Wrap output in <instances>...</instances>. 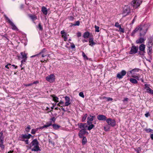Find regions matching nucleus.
Returning <instances> with one entry per match:
<instances>
[{
	"mask_svg": "<svg viewBox=\"0 0 153 153\" xmlns=\"http://www.w3.org/2000/svg\"><path fill=\"white\" fill-rule=\"evenodd\" d=\"M29 148L32 151H40V147L39 146V142L36 139H34L29 144Z\"/></svg>",
	"mask_w": 153,
	"mask_h": 153,
	"instance_id": "obj_1",
	"label": "nucleus"
},
{
	"mask_svg": "<svg viewBox=\"0 0 153 153\" xmlns=\"http://www.w3.org/2000/svg\"><path fill=\"white\" fill-rule=\"evenodd\" d=\"M142 1V0H133L131 4L134 8H136L141 4Z\"/></svg>",
	"mask_w": 153,
	"mask_h": 153,
	"instance_id": "obj_2",
	"label": "nucleus"
},
{
	"mask_svg": "<svg viewBox=\"0 0 153 153\" xmlns=\"http://www.w3.org/2000/svg\"><path fill=\"white\" fill-rule=\"evenodd\" d=\"M106 122L108 125L111 127H114L116 125V121L114 120L111 119V118H108L106 120Z\"/></svg>",
	"mask_w": 153,
	"mask_h": 153,
	"instance_id": "obj_3",
	"label": "nucleus"
},
{
	"mask_svg": "<svg viewBox=\"0 0 153 153\" xmlns=\"http://www.w3.org/2000/svg\"><path fill=\"white\" fill-rule=\"evenodd\" d=\"M5 17L7 21V22L10 24V25H11L12 27V29L14 30H18V29L17 27L15 26L14 23L11 21L10 19L6 16H5Z\"/></svg>",
	"mask_w": 153,
	"mask_h": 153,
	"instance_id": "obj_4",
	"label": "nucleus"
},
{
	"mask_svg": "<svg viewBox=\"0 0 153 153\" xmlns=\"http://www.w3.org/2000/svg\"><path fill=\"white\" fill-rule=\"evenodd\" d=\"M130 12V7L128 6H125L123 8V14L124 15V16L128 15Z\"/></svg>",
	"mask_w": 153,
	"mask_h": 153,
	"instance_id": "obj_5",
	"label": "nucleus"
},
{
	"mask_svg": "<svg viewBox=\"0 0 153 153\" xmlns=\"http://www.w3.org/2000/svg\"><path fill=\"white\" fill-rule=\"evenodd\" d=\"M138 46L135 45H132L131 48V49L129 52V54H134L138 52Z\"/></svg>",
	"mask_w": 153,
	"mask_h": 153,
	"instance_id": "obj_6",
	"label": "nucleus"
},
{
	"mask_svg": "<svg viewBox=\"0 0 153 153\" xmlns=\"http://www.w3.org/2000/svg\"><path fill=\"white\" fill-rule=\"evenodd\" d=\"M143 27L142 26H138L135 29L133 30L131 33V36H132L134 37V36L135 33H136L138 30H139L140 31H142L143 29Z\"/></svg>",
	"mask_w": 153,
	"mask_h": 153,
	"instance_id": "obj_7",
	"label": "nucleus"
},
{
	"mask_svg": "<svg viewBox=\"0 0 153 153\" xmlns=\"http://www.w3.org/2000/svg\"><path fill=\"white\" fill-rule=\"evenodd\" d=\"M126 74V72L124 70H122L121 72L117 74V78L120 79L123 78V76Z\"/></svg>",
	"mask_w": 153,
	"mask_h": 153,
	"instance_id": "obj_8",
	"label": "nucleus"
},
{
	"mask_svg": "<svg viewBox=\"0 0 153 153\" xmlns=\"http://www.w3.org/2000/svg\"><path fill=\"white\" fill-rule=\"evenodd\" d=\"M46 80L50 82H53L55 80V76L53 74H51L46 78Z\"/></svg>",
	"mask_w": 153,
	"mask_h": 153,
	"instance_id": "obj_9",
	"label": "nucleus"
},
{
	"mask_svg": "<svg viewBox=\"0 0 153 153\" xmlns=\"http://www.w3.org/2000/svg\"><path fill=\"white\" fill-rule=\"evenodd\" d=\"M97 119L100 121H105L107 120V117H106L103 115L102 114H99L97 116Z\"/></svg>",
	"mask_w": 153,
	"mask_h": 153,
	"instance_id": "obj_10",
	"label": "nucleus"
},
{
	"mask_svg": "<svg viewBox=\"0 0 153 153\" xmlns=\"http://www.w3.org/2000/svg\"><path fill=\"white\" fill-rule=\"evenodd\" d=\"M149 85L147 84L145 85V89L147 90V92L151 94H153V90L151 89L149 86Z\"/></svg>",
	"mask_w": 153,
	"mask_h": 153,
	"instance_id": "obj_11",
	"label": "nucleus"
},
{
	"mask_svg": "<svg viewBox=\"0 0 153 153\" xmlns=\"http://www.w3.org/2000/svg\"><path fill=\"white\" fill-rule=\"evenodd\" d=\"M86 133L85 129H82L81 130L79 133L78 135L80 138H82L83 137V135Z\"/></svg>",
	"mask_w": 153,
	"mask_h": 153,
	"instance_id": "obj_12",
	"label": "nucleus"
},
{
	"mask_svg": "<svg viewBox=\"0 0 153 153\" xmlns=\"http://www.w3.org/2000/svg\"><path fill=\"white\" fill-rule=\"evenodd\" d=\"M146 39H144L142 37H140L138 39L136 40V43L137 44H143L144 43V41H145Z\"/></svg>",
	"mask_w": 153,
	"mask_h": 153,
	"instance_id": "obj_13",
	"label": "nucleus"
},
{
	"mask_svg": "<svg viewBox=\"0 0 153 153\" xmlns=\"http://www.w3.org/2000/svg\"><path fill=\"white\" fill-rule=\"evenodd\" d=\"M65 99L66 102L65 103V106H68L70 104V97L68 96H66L65 97Z\"/></svg>",
	"mask_w": 153,
	"mask_h": 153,
	"instance_id": "obj_14",
	"label": "nucleus"
},
{
	"mask_svg": "<svg viewBox=\"0 0 153 153\" xmlns=\"http://www.w3.org/2000/svg\"><path fill=\"white\" fill-rule=\"evenodd\" d=\"M139 48L140 51H143L144 53H146L145 51V45L144 44H141L140 45Z\"/></svg>",
	"mask_w": 153,
	"mask_h": 153,
	"instance_id": "obj_15",
	"label": "nucleus"
},
{
	"mask_svg": "<svg viewBox=\"0 0 153 153\" xmlns=\"http://www.w3.org/2000/svg\"><path fill=\"white\" fill-rule=\"evenodd\" d=\"M79 127L81 129H85L88 126L86 123H80L78 124Z\"/></svg>",
	"mask_w": 153,
	"mask_h": 153,
	"instance_id": "obj_16",
	"label": "nucleus"
},
{
	"mask_svg": "<svg viewBox=\"0 0 153 153\" xmlns=\"http://www.w3.org/2000/svg\"><path fill=\"white\" fill-rule=\"evenodd\" d=\"M89 45L91 46H93V45L96 44V43L93 41V38H90L89 39Z\"/></svg>",
	"mask_w": 153,
	"mask_h": 153,
	"instance_id": "obj_17",
	"label": "nucleus"
},
{
	"mask_svg": "<svg viewBox=\"0 0 153 153\" xmlns=\"http://www.w3.org/2000/svg\"><path fill=\"white\" fill-rule=\"evenodd\" d=\"M153 38L152 36H150L148 38V42L147 45H153V43L152 42Z\"/></svg>",
	"mask_w": 153,
	"mask_h": 153,
	"instance_id": "obj_18",
	"label": "nucleus"
},
{
	"mask_svg": "<svg viewBox=\"0 0 153 153\" xmlns=\"http://www.w3.org/2000/svg\"><path fill=\"white\" fill-rule=\"evenodd\" d=\"M42 12L45 15H46L48 13V10L47 9V8L43 6L42 7Z\"/></svg>",
	"mask_w": 153,
	"mask_h": 153,
	"instance_id": "obj_19",
	"label": "nucleus"
},
{
	"mask_svg": "<svg viewBox=\"0 0 153 153\" xmlns=\"http://www.w3.org/2000/svg\"><path fill=\"white\" fill-rule=\"evenodd\" d=\"M90 36V33L88 32H86L84 33L83 37L85 39L88 38Z\"/></svg>",
	"mask_w": 153,
	"mask_h": 153,
	"instance_id": "obj_20",
	"label": "nucleus"
},
{
	"mask_svg": "<svg viewBox=\"0 0 153 153\" xmlns=\"http://www.w3.org/2000/svg\"><path fill=\"white\" fill-rule=\"evenodd\" d=\"M29 16V17L33 21H34L37 19V17L35 15L30 14Z\"/></svg>",
	"mask_w": 153,
	"mask_h": 153,
	"instance_id": "obj_21",
	"label": "nucleus"
},
{
	"mask_svg": "<svg viewBox=\"0 0 153 153\" xmlns=\"http://www.w3.org/2000/svg\"><path fill=\"white\" fill-rule=\"evenodd\" d=\"M51 96L53 98V100L54 101L56 102H59L58 98L57 97H56L55 95L53 94L52 95H51Z\"/></svg>",
	"mask_w": 153,
	"mask_h": 153,
	"instance_id": "obj_22",
	"label": "nucleus"
},
{
	"mask_svg": "<svg viewBox=\"0 0 153 153\" xmlns=\"http://www.w3.org/2000/svg\"><path fill=\"white\" fill-rule=\"evenodd\" d=\"M95 117V116H92L90 115L89 117L87 118V120L92 122L94 120V118Z\"/></svg>",
	"mask_w": 153,
	"mask_h": 153,
	"instance_id": "obj_23",
	"label": "nucleus"
},
{
	"mask_svg": "<svg viewBox=\"0 0 153 153\" xmlns=\"http://www.w3.org/2000/svg\"><path fill=\"white\" fill-rule=\"evenodd\" d=\"M129 80L133 84H137L138 83L137 80L134 78H130Z\"/></svg>",
	"mask_w": 153,
	"mask_h": 153,
	"instance_id": "obj_24",
	"label": "nucleus"
},
{
	"mask_svg": "<svg viewBox=\"0 0 153 153\" xmlns=\"http://www.w3.org/2000/svg\"><path fill=\"white\" fill-rule=\"evenodd\" d=\"M21 54L22 57V58L25 59H27V54L24 52H21Z\"/></svg>",
	"mask_w": 153,
	"mask_h": 153,
	"instance_id": "obj_25",
	"label": "nucleus"
},
{
	"mask_svg": "<svg viewBox=\"0 0 153 153\" xmlns=\"http://www.w3.org/2000/svg\"><path fill=\"white\" fill-rule=\"evenodd\" d=\"M0 147L1 149H3L4 148V146L3 145V140H0Z\"/></svg>",
	"mask_w": 153,
	"mask_h": 153,
	"instance_id": "obj_26",
	"label": "nucleus"
},
{
	"mask_svg": "<svg viewBox=\"0 0 153 153\" xmlns=\"http://www.w3.org/2000/svg\"><path fill=\"white\" fill-rule=\"evenodd\" d=\"M83 139L82 141V145H85L87 142V138L85 137H82Z\"/></svg>",
	"mask_w": 153,
	"mask_h": 153,
	"instance_id": "obj_27",
	"label": "nucleus"
},
{
	"mask_svg": "<svg viewBox=\"0 0 153 153\" xmlns=\"http://www.w3.org/2000/svg\"><path fill=\"white\" fill-rule=\"evenodd\" d=\"M47 50L45 48H43V49H42L40 52L38 53L39 55H41V54H42V53H45L46 54L47 53Z\"/></svg>",
	"mask_w": 153,
	"mask_h": 153,
	"instance_id": "obj_28",
	"label": "nucleus"
},
{
	"mask_svg": "<svg viewBox=\"0 0 153 153\" xmlns=\"http://www.w3.org/2000/svg\"><path fill=\"white\" fill-rule=\"evenodd\" d=\"M53 128L55 129H57L59 128L60 126L57 124H54L52 125Z\"/></svg>",
	"mask_w": 153,
	"mask_h": 153,
	"instance_id": "obj_29",
	"label": "nucleus"
},
{
	"mask_svg": "<svg viewBox=\"0 0 153 153\" xmlns=\"http://www.w3.org/2000/svg\"><path fill=\"white\" fill-rule=\"evenodd\" d=\"M102 99H106L107 101H112L113 100V99L111 97H106L105 96L103 97H102Z\"/></svg>",
	"mask_w": 153,
	"mask_h": 153,
	"instance_id": "obj_30",
	"label": "nucleus"
},
{
	"mask_svg": "<svg viewBox=\"0 0 153 153\" xmlns=\"http://www.w3.org/2000/svg\"><path fill=\"white\" fill-rule=\"evenodd\" d=\"M152 49H147V52L148 54L149 55V56H151V55L152 53Z\"/></svg>",
	"mask_w": 153,
	"mask_h": 153,
	"instance_id": "obj_31",
	"label": "nucleus"
},
{
	"mask_svg": "<svg viewBox=\"0 0 153 153\" xmlns=\"http://www.w3.org/2000/svg\"><path fill=\"white\" fill-rule=\"evenodd\" d=\"M94 125L93 124H91V125H90L88 128V130H90L92 129L94 127Z\"/></svg>",
	"mask_w": 153,
	"mask_h": 153,
	"instance_id": "obj_32",
	"label": "nucleus"
},
{
	"mask_svg": "<svg viewBox=\"0 0 153 153\" xmlns=\"http://www.w3.org/2000/svg\"><path fill=\"white\" fill-rule=\"evenodd\" d=\"M38 28L39 29V30L41 31L42 30H43V28L42 26L41 25V24L40 23H39L38 25Z\"/></svg>",
	"mask_w": 153,
	"mask_h": 153,
	"instance_id": "obj_33",
	"label": "nucleus"
},
{
	"mask_svg": "<svg viewBox=\"0 0 153 153\" xmlns=\"http://www.w3.org/2000/svg\"><path fill=\"white\" fill-rule=\"evenodd\" d=\"M138 53V55H140L141 56H144L145 55V54L146 53H144L142 51H140L137 52Z\"/></svg>",
	"mask_w": 153,
	"mask_h": 153,
	"instance_id": "obj_34",
	"label": "nucleus"
},
{
	"mask_svg": "<svg viewBox=\"0 0 153 153\" xmlns=\"http://www.w3.org/2000/svg\"><path fill=\"white\" fill-rule=\"evenodd\" d=\"M31 129L30 125H28L27 127L25 128V131L27 132H28L30 131V130Z\"/></svg>",
	"mask_w": 153,
	"mask_h": 153,
	"instance_id": "obj_35",
	"label": "nucleus"
},
{
	"mask_svg": "<svg viewBox=\"0 0 153 153\" xmlns=\"http://www.w3.org/2000/svg\"><path fill=\"white\" fill-rule=\"evenodd\" d=\"M139 70V68H134V69H133L131 71L132 72H133V74H134V72H138Z\"/></svg>",
	"mask_w": 153,
	"mask_h": 153,
	"instance_id": "obj_36",
	"label": "nucleus"
},
{
	"mask_svg": "<svg viewBox=\"0 0 153 153\" xmlns=\"http://www.w3.org/2000/svg\"><path fill=\"white\" fill-rule=\"evenodd\" d=\"M151 129L150 128H146L144 129V130L145 131L146 133H150L151 131Z\"/></svg>",
	"mask_w": 153,
	"mask_h": 153,
	"instance_id": "obj_37",
	"label": "nucleus"
},
{
	"mask_svg": "<svg viewBox=\"0 0 153 153\" xmlns=\"http://www.w3.org/2000/svg\"><path fill=\"white\" fill-rule=\"evenodd\" d=\"M95 28V31L96 32H99L100 30H99V27L96 25H95L94 26Z\"/></svg>",
	"mask_w": 153,
	"mask_h": 153,
	"instance_id": "obj_38",
	"label": "nucleus"
},
{
	"mask_svg": "<svg viewBox=\"0 0 153 153\" xmlns=\"http://www.w3.org/2000/svg\"><path fill=\"white\" fill-rule=\"evenodd\" d=\"M132 77L133 78H135L138 80H139L140 77H139V76H136V75H132Z\"/></svg>",
	"mask_w": 153,
	"mask_h": 153,
	"instance_id": "obj_39",
	"label": "nucleus"
},
{
	"mask_svg": "<svg viewBox=\"0 0 153 153\" xmlns=\"http://www.w3.org/2000/svg\"><path fill=\"white\" fill-rule=\"evenodd\" d=\"M141 149L140 147H138V148L136 149H135V151L137 152L138 153H140V152H141Z\"/></svg>",
	"mask_w": 153,
	"mask_h": 153,
	"instance_id": "obj_40",
	"label": "nucleus"
},
{
	"mask_svg": "<svg viewBox=\"0 0 153 153\" xmlns=\"http://www.w3.org/2000/svg\"><path fill=\"white\" fill-rule=\"evenodd\" d=\"M82 56L84 58H86L87 60L88 59V58L83 51H82Z\"/></svg>",
	"mask_w": 153,
	"mask_h": 153,
	"instance_id": "obj_41",
	"label": "nucleus"
},
{
	"mask_svg": "<svg viewBox=\"0 0 153 153\" xmlns=\"http://www.w3.org/2000/svg\"><path fill=\"white\" fill-rule=\"evenodd\" d=\"M80 25V22L79 21H77L76 22V23L74 24L73 25L74 26H79Z\"/></svg>",
	"mask_w": 153,
	"mask_h": 153,
	"instance_id": "obj_42",
	"label": "nucleus"
},
{
	"mask_svg": "<svg viewBox=\"0 0 153 153\" xmlns=\"http://www.w3.org/2000/svg\"><path fill=\"white\" fill-rule=\"evenodd\" d=\"M104 128L105 131H108L110 129L109 127L108 126H104Z\"/></svg>",
	"mask_w": 153,
	"mask_h": 153,
	"instance_id": "obj_43",
	"label": "nucleus"
},
{
	"mask_svg": "<svg viewBox=\"0 0 153 153\" xmlns=\"http://www.w3.org/2000/svg\"><path fill=\"white\" fill-rule=\"evenodd\" d=\"M87 114H85L84 115V116H83V118H82V122H84L85 121V120H86V119L87 118Z\"/></svg>",
	"mask_w": 153,
	"mask_h": 153,
	"instance_id": "obj_44",
	"label": "nucleus"
},
{
	"mask_svg": "<svg viewBox=\"0 0 153 153\" xmlns=\"http://www.w3.org/2000/svg\"><path fill=\"white\" fill-rule=\"evenodd\" d=\"M119 30L122 33L124 32V30L123 28L121 27V26H120V27H119Z\"/></svg>",
	"mask_w": 153,
	"mask_h": 153,
	"instance_id": "obj_45",
	"label": "nucleus"
},
{
	"mask_svg": "<svg viewBox=\"0 0 153 153\" xmlns=\"http://www.w3.org/2000/svg\"><path fill=\"white\" fill-rule=\"evenodd\" d=\"M19 140L22 141H25V138L22 137V135H21V136L19 137Z\"/></svg>",
	"mask_w": 153,
	"mask_h": 153,
	"instance_id": "obj_46",
	"label": "nucleus"
},
{
	"mask_svg": "<svg viewBox=\"0 0 153 153\" xmlns=\"http://www.w3.org/2000/svg\"><path fill=\"white\" fill-rule=\"evenodd\" d=\"M121 26L119 24V23L118 22H116L115 23V26L119 28L120 26Z\"/></svg>",
	"mask_w": 153,
	"mask_h": 153,
	"instance_id": "obj_47",
	"label": "nucleus"
},
{
	"mask_svg": "<svg viewBox=\"0 0 153 153\" xmlns=\"http://www.w3.org/2000/svg\"><path fill=\"white\" fill-rule=\"evenodd\" d=\"M79 95L83 98H84L85 97L83 93L82 92H80L79 94Z\"/></svg>",
	"mask_w": 153,
	"mask_h": 153,
	"instance_id": "obj_48",
	"label": "nucleus"
},
{
	"mask_svg": "<svg viewBox=\"0 0 153 153\" xmlns=\"http://www.w3.org/2000/svg\"><path fill=\"white\" fill-rule=\"evenodd\" d=\"M22 137L25 139H29L28 138L27 135L26 134H22Z\"/></svg>",
	"mask_w": 153,
	"mask_h": 153,
	"instance_id": "obj_49",
	"label": "nucleus"
},
{
	"mask_svg": "<svg viewBox=\"0 0 153 153\" xmlns=\"http://www.w3.org/2000/svg\"><path fill=\"white\" fill-rule=\"evenodd\" d=\"M133 74V72H132L131 71H129L128 72H127V75L128 76H129L131 74Z\"/></svg>",
	"mask_w": 153,
	"mask_h": 153,
	"instance_id": "obj_50",
	"label": "nucleus"
},
{
	"mask_svg": "<svg viewBox=\"0 0 153 153\" xmlns=\"http://www.w3.org/2000/svg\"><path fill=\"white\" fill-rule=\"evenodd\" d=\"M153 45H147V47L148 48V49H152V46Z\"/></svg>",
	"mask_w": 153,
	"mask_h": 153,
	"instance_id": "obj_51",
	"label": "nucleus"
},
{
	"mask_svg": "<svg viewBox=\"0 0 153 153\" xmlns=\"http://www.w3.org/2000/svg\"><path fill=\"white\" fill-rule=\"evenodd\" d=\"M3 133L1 132H0V140H3Z\"/></svg>",
	"mask_w": 153,
	"mask_h": 153,
	"instance_id": "obj_52",
	"label": "nucleus"
},
{
	"mask_svg": "<svg viewBox=\"0 0 153 153\" xmlns=\"http://www.w3.org/2000/svg\"><path fill=\"white\" fill-rule=\"evenodd\" d=\"M36 132V131L34 129H32L31 130V134H35V133Z\"/></svg>",
	"mask_w": 153,
	"mask_h": 153,
	"instance_id": "obj_53",
	"label": "nucleus"
},
{
	"mask_svg": "<svg viewBox=\"0 0 153 153\" xmlns=\"http://www.w3.org/2000/svg\"><path fill=\"white\" fill-rule=\"evenodd\" d=\"M46 124L48 127L52 125V122L51 121L49 123H47Z\"/></svg>",
	"mask_w": 153,
	"mask_h": 153,
	"instance_id": "obj_54",
	"label": "nucleus"
},
{
	"mask_svg": "<svg viewBox=\"0 0 153 153\" xmlns=\"http://www.w3.org/2000/svg\"><path fill=\"white\" fill-rule=\"evenodd\" d=\"M27 59H24L22 60L21 61V63L22 64H25V62H26V60Z\"/></svg>",
	"mask_w": 153,
	"mask_h": 153,
	"instance_id": "obj_55",
	"label": "nucleus"
},
{
	"mask_svg": "<svg viewBox=\"0 0 153 153\" xmlns=\"http://www.w3.org/2000/svg\"><path fill=\"white\" fill-rule=\"evenodd\" d=\"M63 37L64 38V40L65 41H66L67 39V37L66 36V34H65V35H64V36L63 37Z\"/></svg>",
	"mask_w": 153,
	"mask_h": 153,
	"instance_id": "obj_56",
	"label": "nucleus"
},
{
	"mask_svg": "<svg viewBox=\"0 0 153 153\" xmlns=\"http://www.w3.org/2000/svg\"><path fill=\"white\" fill-rule=\"evenodd\" d=\"M142 33H143L142 31L140 33V36H144L145 34L146 33V31L144 32V34H143Z\"/></svg>",
	"mask_w": 153,
	"mask_h": 153,
	"instance_id": "obj_57",
	"label": "nucleus"
},
{
	"mask_svg": "<svg viewBox=\"0 0 153 153\" xmlns=\"http://www.w3.org/2000/svg\"><path fill=\"white\" fill-rule=\"evenodd\" d=\"M60 33L61 34H62V37H63L64 35H65V34H66L65 33V31L64 30H62L61 31Z\"/></svg>",
	"mask_w": 153,
	"mask_h": 153,
	"instance_id": "obj_58",
	"label": "nucleus"
},
{
	"mask_svg": "<svg viewBox=\"0 0 153 153\" xmlns=\"http://www.w3.org/2000/svg\"><path fill=\"white\" fill-rule=\"evenodd\" d=\"M24 141L25 142V143L26 144H29V140L28 139H27L26 140H25V141Z\"/></svg>",
	"mask_w": 153,
	"mask_h": 153,
	"instance_id": "obj_59",
	"label": "nucleus"
},
{
	"mask_svg": "<svg viewBox=\"0 0 153 153\" xmlns=\"http://www.w3.org/2000/svg\"><path fill=\"white\" fill-rule=\"evenodd\" d=\"M50 120L53 121L54 123L56 120V119L54 117H53L50 119Z\"/></svg>",
	"mask_w": 153,
	"mask_h": 153,
	"instance_id": "obj_60",
	"label": "nucleus"
},
{
	"mask_svg": "<svg viewBox=\"0 0 153 153\" xmlns=\"http://www.w3.org/2000/svg\"><path fill=\"white\" fill-rule=\"evenodd\" d=\"M11 64L10 63L8 64L7 65H6L5 66V68H7L8 69H9V68L8 67L9 65H10Z\"/></svg>",
	"mask_w": 153,
	"mask_h": 153,
	"instance_id": "obj_61",
	"label": "nucleus"
},
{
	"mask_svg": "<svg viewBox=\"0 0 153 153\" xmlns=\"http://www.w3.org/2000/svg\"><path fill=\"white\" fill-rule=\"evenodd\" d=\"M145 115L146 117H148L150 115L149 112H148L145 114Z\"/></svg>",
	"mask_w": 153,
	"mask_h": 153,
	"instance_id": "obj_62",
	"label": "nucleus"
},
{
	"mask_svg": "<svg viewBox=\"0 0 153 153\" xmlns=\"http://www.w3.org/2000/svg\"><path fill=\"white\" fill-rule=\"evenodd\" d=\"M77 36L78 37H80L81 36V33L80 32H78L77 33Z\"/></svg>",
	"mask_w": 153,
	"mask_h": 153,
	"instance_id": "obj_63",
	"label": "nucleus"
},
{
	"mask_svg": "<svg viewBox=\"0 0 153 153\" xmlns=\"http://www.w3.org/2000/svg\"><path fill=\"white\" fill-rule=\"evenodd\" d=\"M150 137L151 138V139L152 140H153V134H151L150 135Z\"/></svg>",
	"mask_w": 153,
	"mask_h": 153,
	"instance_id": "obj_64",
	"label": "nucleus"
}]
</instances>
